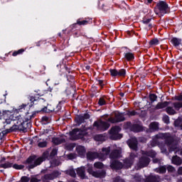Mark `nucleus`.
Wrapping results in <instances>:
<instances>
[{
  "mask_svg": "<svg viewBox=\"0 0 182 182\" xmlns=\"http://www.w3.org/2000/svg\"><path fill=\"white\" fill-rule=\"evenodd\" d=\"M28 105L23 104L21 105L18 109H13L11 111H6L4 112V123H6V124H11V121H16L15 123L14 129L16 130H20L21 132H26V125H25V119L21 117V114L23 110H25V107H26Z\"/></svg>",
  "mask_w": 182,
  "mask_h": 182,
  "instance_id": "obj_1",
  "label": "nucleus"
},
{
  "mask_svg": "<svg viewBox=\"0 0 182 182\" xmlns=\"http://www.w3.org/2000/svg\"><path fill=\"white\" fill-rule=\"evenodd\" d=\"M162 120L166 124H168V123H170V118L167 115L164 116Z\"/></svg>",
  "mask_w": 182,
  "mask_h": 182,
  "instance_id": "obj_46",
  "label": "nucleus"
},
{
  "mask_svg": "<svg viewBox=\"0 0 182 182\" xmlns=\"http://www.w3.org/2000/svg\"><path fill=\"white\" fill-rule=\"evenodd\" d=\"M108 122H110V123H119L120 122H124V115L120 112H115L114 113V118L109 117L108 119Z\"/></svg>",
  "mask_w": 182,
  "mask_h": 182,
  "instance_id": "obj_5",
  "label": "nucleus"
},
{
  "mask_svg": "<svg viewBox=\"0 0 182 182\" xmlns=\"http://www.w3.org/2000/svg\"><path fill=\"white\" fill-rule=\"evenodd\" d=\"M0 167H1V168H9L12 167V163L6 162L5 164H1Z\"/></svg>",
  "mask_w": 182,
  "mask_h": 182,
  "instance_id": "obj_37",
  "label": "nucleus"
},
{
  "mask_svg": "<svg viewBox=\"0 0 182 182\" xmlns=\"http://www.w3.org/2000/svg\"><path fill=\"white\" fill-rule=\"evenodd\" d=\"M65 174L70 176V177H76V172L73 168H70L65 171Z\"/></svg>",
  "mask_w": 182,
  "mask_h": 182,
  "instance_id": "obj_30",
  "label": "nucleus"
},
{
  "mask_svg": "<svg viewBox=\"0 0 182 182\" xmlns=\"http://www.w3.org/2000/svg\"><path fill=\"white\" fill-rule=\"evenodd\" d=\"M131 130L135 133H139V132H141L143 130V127L139 124H134L132 127Z\"/></svg>",
  "mask_w": 182,
  "mask_h": 182,
  "instance_id": "obj_27",
  "label": "nucleus"
},
{
  "mask_svg": "<svg viewBox=\"0 0 182 182\" xmlns=\"http://www.w3.org/2000/svg\"><path fill=\"white\" fill-rule=\"evenodd\" d=\"M137 157V155L134 153H131L129 158L124 159V166L127 168H129V167H132L133 165V163H134V159Z\"/></svg>",
  "mask_w": 182,
  "mask_h": 182,
  "instance_id": "obj_10",
  "label": "nucleus"
},
{
  "mask_svg": "<svg viewBox=\"0 0 182 182\" xmlns=\"http://www.w3.org/2000/svg\"><path fill=\"white\" fill-rule=\"evenodd\" d=\"M149 99H150L151 103H153L157 100V95H156V94H151L149 95Z\"/></svg>",
  "mask_w": 182,
  "mask_h": 182,
  "instance_id": "obj_42",
  "label": "nucleus"
},
{
  "mask_svg": "<svg viewBox=\"0 0 182 182\" xmlns=\"http://www.w3.org/2000/svg\"><path fill=\"white\" fill-rule=\"evenodd\" d=\"M60 176V173H59V171H55L51 173L45 174L42 177V180L43 182L50 181V180H55V178H58V177Z\"/></svg>",
  "mask_w": 182,
  "mask_h": 182,
  "instance_id": "obj_8",
  "label": "nucleus"
},
{
  "mask_svg": "<svg viewBox=\"0 0 182 182\" xmlns=\"http://www.w3.org/2000/svg\"><path fill=\"white\" fill-rule=\"evenodd\" d=\"M109 153H110V147L102 148V152L98 154L99 159L100 160H105V159H106V156H107Z\"/></svg>",
  "mask_w": 182,
  "mask_h": 182,
  "instance_id": "obj_13",
  "label": "nucleus"
},
{
  "mask_svg": "<svg viewBox=\"0 0 182 182\" xmlns=\"http://www.w3.org/2000/svg\"><path fill=\"white\" fill-rule=\"evenodd\" d=\"M33 161V157L30 156L28 159H27V163H32Z\"/></svg>",
  "mask_w": 182,
  "mask_h": 182,
  "instance_id": "obj_60",
  "label": "nucleus"
},
{
  "mask_svg": "<svg viewBox=\"0 0 182 182\" xmlns=\"http://www.w3.org/2000/svg\"><path fill=\"white\" fill-rule=\"evenodd\" d=\"M137 114V112L134 110L133 111H128L127 112V115L129 116V117H132V116H136Z\"/></svg>",
  "mask_w": 182,
  "mask_h": 182,
  "instance_id": "obj_45",
  "label": "nucleus"
},
{
  "mask_svg": "<svg viewBox=\"0 0 182 182\" xmlns=\"http://www.w3.org/2000/svg\"><path fill=\"white\" fill-rule=\"evenodd\" d=\"M38 147H46V146H48V143L44 141H41V142H38Z\"/></svg>",
  "mask_w": 182,
  "mask_h": 182,
  "instance_id": "obj_50",
  "label": "nucleus"
},
{
  "mask_svg": "<svg viewBox=\"0 0 182 182\" xmlns=\"http://www.w3.org/2000/svg\"><path fill=\"white\" fill-rule=\"evenodd\" d=\"M36 114V111H34L32 108L29 109L28 112H26L25 118H24V124L26 122H29V120L33 119Z\"/></svg>",
  "mask_w": 182,
  "mask_h": 182,
  "instance_id": "obj_12",
  "label": "nucleus"
},
{
  "mask_svg": "<svg viewBox=\"0 0 182 182\" xmlns=\"http://www.w3.org/2000/svg\"><path fill=\"white\" fill-rule=\"evenodd\" d=\"M171 43L173 46H180V45H182V38H178L177 37H173L171 40Z\"/></svg>",
  "mask_w": 182,
  "mask_h": 182,
  "instance_id": "obj_22",
  "label": "nucleus"
},
{
  "mask_svg": "<svg viewBox=\"0 0 182 182\" xmlns=\"http://www.w3.org/2000/svg\"><path fill=\"white\" fill-rule=\"evenodd\" d=\"M122 130V128L120 127H113L109 130V134H111L112 139H114V140H117V139H122V136L119 134V132Z\"/></svg>",
  "mask_w": 182,
  "mask_h": 182,
  "instance_id": "obj_9",
  "label": "nucleus"
},
{
  "mask_svg": "<svg viewBox=\"0 0 182 182\" xmlns=\"http://www.w3.org/2000/svg\"><path fill=\"white\" fill-rule=\"evenodd\" d=\"M166 144H167L170 147V151H173L174 148L171 147V146L177 144L176 137L171 136V134L168 133L159 134L156 135L155 139H154L152 142L151 143L152 147H154V146H159L162 153H165L166 151Z\"/></svg>",
  "mask_w": 182,
  "mask_h": 182,
  "instance_id": "obj_2",
  "label": "nucleus"
},
{
  "mask_svg": "<svg viewBox=\"0 0 182 182\" xmlns=\"http://www.w3.org/2000/svg\"><path fill=\"white\" fill-rule=\"evenodd\" d=\"M149 128L151 129V130H157L159 129V123L151 122L149 124Z\"/></svg>",
  "mask_w": 182,
  "mask_h": 182,
  "instance_id": "obj_35",
  "label": "nucleus"
},
{
  "mask_svg": "<svg viewBox=\"0 0 182 182\" xmlns=\"http://www.w3.org/2000/svg\"><path fill=\"white\" fill-rule=\"evenodd\" d=\"M157 9L159 14H161V16H164L166 14H168L170 12V7L166 1H159L158 3H156L154 8V12L156 15H159Z\"/></svg>",
  "mask_w": 182,
  "mask_h": 182,
  "instance_id": "obj_3",
  "label": "nucleus"
},
{
  "mask_svg": "<svg viewBox=\"0 0 182 182\" xmlns=\"http://www.w3.org/2000/svg\"><path fill=\"white\" fill-rule=\"evenodd\" d=\"M45 153L43 154V156L39 157L36 160L34 161V164H30L28 166L29 168H34V167H36V166H39L41 163L45 161Z\"/></svg>",
  "mask_w": 182,
  "mask_h": 182,
  "instance_id": "obj_14",
  "label": "nucleus"
},
{
  "mask_svg": "<svg viewBox=\"0 0 182 182\" xmlns=\"http://www.w3.org/2000/svg\"><path fill=\"white\" fill-rule=\"evenodd\" d=\"M86 169L84 166H81L77 169V174L81 178L84 179L86 178Z\"/></svg>",
  "mask_w": 182,
  "mask_h": 182,
  "instance_id": "obj_16",
  "label": "nucleus"
},
{
  "mask_svg": "<svg viewBox=\"0 0 182 182\" xmlns=\"http://www.w3.org/2000/svg\"><path fill=\"white\" fill-rule=\"evenodd\" d=\"M152 18H146V17H144L141 22L144 25H148L149 29H151L153 28V24L150 23L151 22Z\"/></svg>",
  "mask_w": 182,
  "mask_h": 182,
  "instance_id": "obj_26",
  "label": "nucleus"
},
{
  "mask_svg": "<svg viewBox=\"0 0 182 182\" xmlns=\"http://www.w3.org/2000/svg\"><path fill=\"white\" fill-rule=\"evenodd\" d=\"M68 158L69 159V160H73V159H76V154H70L68 155Z\"/></svg>",
  "mask_w": 182,
  "mask_h": 182,
  "instance_id": "obj_54",
  "label": "nucleus"
},
{
  "mask_svg": "<svg viewBox=\"0 0 182 182\" xmlns=\"http://www.w3.org/2000/svg\"><path fill=\"white\" fill-rule=\"evenodd\" d=\"M94 140H95V141H106V136L103 134H97L94 136Z\"/></svg>",
  "mask_w": 182,
  "mask_h": 182,
  "instance_id": "obj_28",
  "label": "nucleus"
},
{
  "mask_svg": "<svg viewBox=\"0 0 182 182\" xmlns=\"http://www.w3.org/2000/svg\"><path fill=\"white\" fill-rule=\"evenodd\" d=\"M93 126L94 127H96L97 130H100V132H105L110 127V124L100 119L98 121H96L94 123Z\"/></svg>",
  "mask_w": 182,
  "mask_h": 182,
  "instance_id": "obj_4",
  "label": "nucleus"
},
{
  "mask_svg": "<svg viewBox=\"0 0 182 182\" xmlns=\"http://www.w3.org/2000/svg\"><path fill=\"white\" fill-rule=\"evenodd\" d=\"M98 105L100 106H105L106 105V100L105 99V97H100L98 101Z\"/></svg>",
  "mask_w": 182,
  "mask_h": 182,
  "instance_id": "obj_40",
  "label": "nucleus"
},
{
  "mask_svg": "<svg viewBox=\"0 0 182 182\" xmlns=\"http://www.w3.org/2000/svg\"><path fill=\"white\" fill-rule=\"evenodd\" d=\"M64 140L60 138H53V143L56 145L62 144L63 143Z\"/></svg>",
  "mask_w": 182,
  "mask_h": 182,
  "instance_id": "obj_34",
  "label": "nucleus"
},
{
  "mask_svg": "<svg viewBox=\"0 0 182 182\" xmlns=\"http://www.w3.org/2000/svg\"><path fill=\"white\" fill-rule=\"evenodd\" d=\"M38 99H39L38 97L31 96L30 97V102H31V103H33V102H36V100H38Z\"/></svg>",
  "mask_w": 182,
  "mask_h": 182,
  "instance_id": "obj_55",
  "label": "nucleus"
},
{
  "mask_svg": "<svg viewBox=\"0 0 182 182\" xmlns=\"http://www.w3.org/2000/svg\"><path fill=\"white\" fill-rule=\"evenodd\" d=\"M29 180H31L29 178V177H28V176H22L21 178V180L19 181V182H29Z\"/></svg>",
  "mask_w": 182,
  "mask_h": 182,
  "instance_id": "obj_49",
  "label": "nucleus"
},
{
  "mask_svg": "<svg viewBox=\"0 0 182 182\" xmlns=\"http://www.w3.org/2000/svg\"><path fill=\"white\" fill-rule=\"evenodd\" d=\"M134 182H144V179L141 176L136 175L134 179Z\"/></svg>",
  "mask_w": 182,
  "mask_h": 182,
  "instance_id": "obj_38",
  "label": "nucleus"
},
{
  "mask_svg": "<svg viewBox=\"0 0 182 182\" xmlns=\"http://www.w3.org/2000/svg\"><path fill=\"white\" fill-rule=\"evenodd\" d=\"M149 163L150 159H149V157L143 154V156L139 159V161L137 163L136 166L138 168H143L144 167H147Z\"/></svg>",
  "mask_w": 182,
  "mask_h": 182,
  "instance_id": "obj_7",
  "label": "nucleus"
},
{
  "mask_svg": "<svg viewBox=\"0 0 182 182\" xmlns=\"http://www.w3.org/2000/svg\"><path fill=\"white\" fill-rule=\"evenodd\" d=\"M114 182H124V181L118 176L114 179Z\"/></svg>",
  "mask_w": 182,
  "mask_h": 182,
  "instance_id": "obj_57",
  "label": "nucleus"
},
{
  "mask_svg": "<svg viewBox=\"0 0 182 182\" xmlns=\"http://www.w3.org/2000/svg\"><path fill=\"white\" fill-rule=\"evenodd\" d=\"M178 174L182 175V166L178 168Z\"/></svg>",
  "mask_w": 182,
  "mask_h": 182,
  "instance_id": "obj_63",
  "label": "nucleus"
},
{
  "mask_svg": "<svg viewBox=\"0 0 182 182\" xmlns=\"http://www.w3.org/2000/svg\"><path fill=\"white\" fill-rule=\"evenodd\" d=\"M58 36L59 38H61V39H65L66 34L65 33V30H63V33H58Z\"/></svg>",
  "mask_w": 182,
  "mask_h": 182,
  "instance_id": "obj_53",
  "label": "nucleus"
},
{
  "mask_svg": "<svg viewBox=\"0 0 182 182\" xmlns=\"http://www.w3.org/2000/svg\"><path fill=\"white\" fill-rule=\"evenodd\" d=\"M166 112L168 114H171V115H173V114H176V110L173 108V107H167L166 108Z\"/></svg>",
  "mask_w": 182,
  "mask_h": 182,
  "instance_id": "obj_32",
  "label": "nucleus"
},
{
  "mask_svg": "<svg viewBox=\"0 0 182 182\" xmlns=\"http://www.w3.org/2000/svg\"><path fill=\"white\" fill-rule=\"evenodd\" d=\"M127 144L129 147H130L132 150H134L135 151H137V139L136 137L131 138L127 141Z\"/></svg>",
  "mask_w": 182,
  "mask_h": 182,
  "instance_id": "obj_11",
  "label": "nucleus"
},
{
  "mask_svg": "<svg viewBox=\"0 0 182 182\" xmlns=\"http://www.w3.org/2000/svg\"><path fill=\"white\" fill-rule=\"evenodd\" d=\"M146 157H156V151H150L149 152H144L143 153Z\"/></svg>",
  "mask_w": 182,
  "mask_h": 182,
  "instance_id": "obj_33",
  "label": "nucleus"
},
{
  "mask_svg": "<svg viewBox=\"0 0 182 182\" xmlns=\"http://www.w3.org/2000/svg\"><path fill=\"white\" fill-rule=\"evenodd\" d=\"M76 151L79 156L81 157H83L85 154H86V149H85V146L78 145L76 147Z\"/></svg>",
  "mask_w": 182,
  "mask_h": 182,
  "instance_id": "obj_17",
  "label": "nucleus"
},
{
  "mask_svg": "<svg viewBox=\"0 0 182 182\" xmlns=\"http://www.w3.org/2000/svg\"><path fill=\"white\" fill-rule=\"evenodd\" d=\"M43 122H49V117H42Z\"/></svg>",
  "mask_w": 182,
  "mask_h": 182,
  "instance_id": "obj_61",
  "label": "nucleus"
},
{
  "mask_svg": "<svg viewBox=\"0 0 182 182\" xmlns=\"http://www.w3.org/2000/svg\"><path fill=\"white\" fill-rule=\"evenodd\" d=\"M39 181H41V180L36 178V177H33L31 179V182H39Z\"/></svg>",
  "mask_w": 182,
  "mask_h": 182,
  "instance_id": "obj_58",
  "label": "nucleus"
},
{
  "mask_svg": "<svg viewBox=\"0 0 182 182\" xmlns=\"http://www.w3.org/2000/svg\"><path fill=\"white\" fill-rule=\"evenodd\" d=\"M110 167L114 170H120V168H123V164L117 160H114L111 163Z\"/></svg>",
  "mask_w": 182,
  "mask_h": 182,
  "instance_id": "obj_15",
  "label": "nucleus"
},
{
  "mask_svg": "<svg viewBox=\"0 0 182 182\" xmlns=\"http://www.w3.org/2000/svg\"><path fill=\"white\" fill-rule=\"evenodd\" d=\"M118 76H126V70L121 69L118 71Z\"/></svg>",
  "mask_w": 182,
  "mask_h": 182,
  "instance_id": "obj_47",
  "label": "nucleus"
},
{
  "mask_svg": "<svg viewBox=\"0 0 182 182\" xmlns=\"http://www.w3.org/2000/svg\"><path fill=\"white\" fill-rule=\"evenodd\" d=\"M43 45L46 46H55V41L50 42L46 41H40L36 43V46H42Z\"/></svg>",
  "mask_w": 182,
  "mask_h": 182,
  "instance_id": "obj_18",
  "label": "nucleus"
},
{
  "mask_svg": "<svg viewBox=\"0 0 182 182\" xmlns=\"http://www.w3.org/2000/svg\"><path fill=\"white\" fill-rule=\"evenodd\" d=\"M175 100L181 101L182 100V95H178V96H176L175 97Z\"/></svg>",
  "mask_w": 182,
  "mask_h": 182,
  "instance_id": "obj_59",
  "label": "nucleus"
},
{
  "mask_svg": "<svg viewBox=\"0 0 182 182\" xmlns=\"http://www.w3.org/2000/svg\"><path fill=\"white\" fill-rule=\"evenodd\" d=\"M109 9L107 8V6H106L105 4L102 5V10L106 11H107Z\"/></svg>",
  "mask_w": 182,
  "mask_h": 182,
  "instance_id": "obj_62",
  "label": "nucleus"
},
{
  "mask_svg": "<svg viewBox=\"0 0 182 182\" xmlns=\"http://www.w3.org/2000/svg\"><path fill=\"white\" fill-rule=\"evenodd\" d=\"M173 107L176 110H180V109L182 107V102H175L173 103Z\"/></svg>",
  "mask_w": 182,
  "mask_h": 182,
  "instance_id": "obj_41",
  "label": "nucleus"
},
{
  "mask_svg": "<svg viewBox=\"0 0 182 182\" xmlns=\"http://www.w3.org/2000/svg\"><path fill=\"white\" fill-rule=\"evenodd\" d=\"M87 158L88 160H95V159H99V154L97 152H88L87 154Z\"/></svg>",
  "mask_w": 182,
  "mask_h": 182,
  "instance_id": "obj_24",
  "label": "nucleus"
},
{
  "mask_svg": "<svg viewBox=\"0 0 182 182\" xmlns=\"http://www.w3.org/2000/svg\"><path fill=\"white\" fill-rule=\"evenodd\" d=\"M70 134H80L77 139H82V137H83V135L80 134V132H79L78 129H73L72 132H70Z\"/></svg>",
  "mask_w": 182,
  "mask_h": 182,
  "instance_id": "obj_39",
  "label": "nucleus"
},
{
  "mask_svg": "<svg viewBox=\"0 0 182 182\" xmlns=\"http://www.w3.org/2000/svg\"><path fill=\"white\" fill-rule=\"evenodd\" d=\"M110 73L112 76H118V71L116 69L110 70Z\"/></svg>",
  "mask_w": 182,
  "mask_h": 182,
  "instance_id": "obj_52",
  "label": "nucleus"
},
{
  "mask_svg": "<svg viewBox=\"0 0 182 182\" xmlns=\"http://www.w3.org/2000/svg\"><path fill=\"white\" fill-rule=\"evenodd\" d=\"M94 166L95 168H103V164L102 162H96Z\"/></svg>",
  "mask_w": 182,
  "mask_h": 182,
  "instance_id": "obj_44",
  "label": "nucleus"
},
{
  "mask_svg": "<svg viewBox=\"0 0 182 182\" xmlns=\"http://www.w3.org/2000/svg\"><path fill=\"white\" fill-rule=\"evenodd\" d=\"M56 154H58V149H54L52 150L50 155L51 156H56Z\"/></svg>",
  "mask_w": 182,
  "mask_h": 182,
  "instance_id": "obj_56",
  "label": "nucleus"
},
{
  "mask_svg": "<svg viewBox=\"0 0 182 182\" xmlns=\"http://www.w3.org/2000/svg\"><path fill=\"white\" fill-rule=\"evenodd\" d=\"M122 151L119 149H115L112 151L109 155L110 159H117V157L120 156Z\"/></svg>",
  "mask_w": 182,
  "mask_h": 182,
  "instance_id": "obj_25",
  "label": "nucleus"
},
{
  "mask_svg": "<svg viewBox=\"0 0 182 182\" xmlns=\"http://www.w3.org/2000/svg\"><path fill=\"white\" fill-rule=\"evenodd\" d=\"M176 153H177L178 154H180L181 156H182V149H180V150H178V151H176Z\"/></svg>",
  "mask_w": 182,
  "mask_h": 182,
  "instance_id": "obj_64",
  "label": "nucleus"
},
{
  "mask_svg": "<svg viewBox=\"0 0 182 182\" xmlns=\"http://www.w3.org/2000/svg\"><path fill=\"white\" fill-rule=\"evenodd\" d=\"M166 170H168V171L169 173H173V171H176V168H174V167H173L172 166L168 165L166 167Z\"/></svg>",
  "mask_w": 182,
  "mask_h": 182,
  "instance_id": "obj_51",
  "label": "nucleus"
},
{
  "mask_svg": "<svg viewBox=\"0 0 182 182\" xmlns=\"http://www.w3.org/2000/svg\"><path fill=\"white\" fill-rule=\"evenodd\" d=\"M87 23H89V21L87 20H82L81 21L80 18H78L77 20V22L75 23H73L72 25L73 28H76V26H77V25H79V26H85V25H87Z\"/></svg>",
  "mask_w": 182,
  "mask_h": 182,
  "instance_id": "obj_19",
  "label": "nucleus"
},
{
  "mask_svg": "<svg viewBox=\"0 0 182 182\" xmlns=\"http://www.w3.org/2000/svg\"><path fill=\"white\" fill-rule=\"evenodd\" d=\"M157 45H160L159 38H153L149 41V46H157Z\"/></svg>",
  "mask_w": 182,
  "mask_h": 182,
  "instance_id": "obj_29",
  "label": "nucleus"
},
{
  "mask_svg": "<svg viewBox=\"0 0 182 182\" xmlns=\"http://www.w3.org/2000/svg\"><path fill=\"white\" fill-rule=\"evenodd\" d=\"M172 164L176 166H181L182 159L179 156H175L172 157Z\"/></svg>",
  "mask_w": 182,
  "mask_h": 182,
  "instance_id": "obj_23",
  "label": "nucleus"
},
{
  "mask_svg": "<svg viewBox=\"0 0 182 182\" xmlns=\"http://www.w3.org/2000/svg\"><path fill=\"white\" fill-rule=\"evenodd\" d=\"M87 173H89V174H91V176H93V177H95L96 178H103L104 177L106 176V171H93L92 167L88 168Z\"/></svg>",
  "mask_w": 182,
  "mask_h": 182,
  "instance_id": "obj_6",
  "label": "nucleus"
},
{
  "mask_svg": "<svg viewBox=\"0 0 182 182\" xmlns=\"http://www.w3.org/2000/svg\"><path fill=\"white\" fill-rule=\"evenodd\" d=\"M25 52V50L23 48H21L20 50H18L17 51H14L13 53V56H17V55H21V53H23Z\"/></svg>",
  "mask_w": 182,
  "mask_h": 182,
  "instance_id": "obj_43",
  "label": "nucleus"
},
{
  "mask_svg": "<svg viewBox=\"0 0 182 182\" xmlns=\"http://www.w3.org/2000/svg\"><path fill=\"white\" fill-rule=\"evenodd\" d=\"M124 58L127 60H133L134 59V54L133 53H127L124 54Z\"/></svg>",
  "mask_w": 182,
  "mask_h": 182,
  "instance_id": "obj_31",
  "label": "nucleus"
},
{
  "mask_svg": "<svg viewBox=\"0 0 182 182\" xmlns=\"http://www.w3.org/2000/svg\"><path fill=\"white\" fill-rule=\"evenodd\" d=\"M25 166L23 165H18V164H14L13 165V168H16V170H22Z\"/></svg>",
  "mask_w": 182,
  "mask_h": 182,
  "instance_id": "obj_48",
  "label": "nucleus"
},
{
  "mask_svg": "<svg viewBox=\"0 0 182 182\" xmlns=\"http://www.w3.org/2000/svg\"><path fill=\"white\" fill-rule=\"evenodd\" d=\"M90 115L89 114H85L84 115H79L77 117V123H85V120H87V119H90Z\"/></svg>",
  "mask_w": 182,
  "mask_h": 182,
  "instance_id": "obj_20",
  "label": "nucleus"
},
{
  "mask_svg": "<svg viewBox=\"0 0 182 182\" xmlns=\"http://www.w3.org/2000/svg\"><path fill=\"white\" fill-rule=\"evenodd\" d=\"M166 171L167 168H166V166H161L159 167V168L156 169V171L157 173H160V174H164V173H166Z\"/></svg>",
  "mask_w": 182,
  "mask_h": 182,
  "instance_id": "obj_36",
  "label": "nucleus"
},
{
  "mask_svg": "<svg viewBox=\"0 0 182 182\" xmlns=\"http://www.w3.org/2000/svg\"><path fill=\"white\" fill-rule=\"evenodd\" d=\"M170 105V102L165 101L164 102H159L156 107L155 110H160V109H165V107H167Z\"/></svg>",
  "mask_w": 182,
  "mask_h": 182,
  "instance_id": "obj_21",
  "label": "nucleus"
}]
</instances>
